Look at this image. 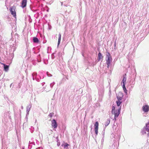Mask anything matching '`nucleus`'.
Returning a JSON list of instances; mask_svg holds the SVG:
<instances>
[{"mask_svg": "<svg viewBox=\"0 0 149 149\" xmlns=\"http://www.w3.org/2000/svg\"><path fill=\"white\" fill-rule=\"evenodd\" d=\"M60 145V142H58V141H57V145L58 146H59Z\"/></svg>", "mask_w": 149, "mask_h": 149, "instance_id": "nucleus-25", "label": "nucleus"}, {"mask_svg": "<svg viewBox=\"0 0 149 149\" xmlns=\"http://www.w3.org/2000/svg\"><path fill=\"white\" fill-rule=\"evenodd\" d=\"M53 114H54V113H50L49 114V115L48 116H49V117H52V116L53 115Z\"/></svg>", "mask_w": 149, "mask_h": 149, "instance_id": "nucleus-23", "label": "nucleus"}, {"mask_svg": "<svg viewBox=\"0 0 149 149\" xmlns=\"http://www.w3.org/2000/svg\"><path fill=\"white\" fill-rule=\"evenodd\" d=\"M47 74L48 77H51L52 76V75L49 74L48 72H47Z\"/></svg>", "mask_w": 149, "mask_h": 149, "instance_id": "nucleus-24", "label": "nucleus"}, {"mask_svg": "<svg viewBox=\"0 0 149 149\" xmlns=\"http://www.w3.org/2000/svg\"><path fill=\"white\" fill-rule=\"evenodd\" d=\"M64 147V148H67L68 146H69V145L67 143H65L64 144H63Z\"/></svg>", "mask_w": 149, "mask_h": 149, "instance_id": "nucleus-19", "label": "nucleus"}, {"mask_svg": "<svg viewBox=\"0 0 149 149\" xmlns=\"http://www.w3.org/2000/svg\"><path fill=\"white\" fill-rule=\"evenodd\" d=\"M58 46L60 43L61 38V34L60 33L58 35Z\"/></svg>", "mask_w": 149, "mask_h": 149, "instance_id": "nucleus-16", "label": "nucleus"}, {"mask_svg": "<svg viewBox=\"0 0 149 149\" xmlns=\"http://www.w3.org/2000/svg\"><path fill=\"white\" fill-rule=\"evenodd\" d=\"M142 110L145 113L148 112L149 111V106L148 105H144L142 107Z\"/></svg>", "mask_w": 149, "mask_h": 149, "instance_id": "nucleus-8", "label": "nucleus"}, {"mask_svg": "<svg viewBox=\"0 0 149 149\" xmlns=\"http://www.w3.org/2000/svg\"><path fill=\"white\" fill-rule=\"evenodd\" d=\"M55 83L54 82H53V83H51L50 84V86L51 87V88H52L54 85Z\"/></svg>", "mask_w": 149, "mask_h": 149, "instance_id": "nucleus-22", "label": "nucleus"}, {"mask_svg": "<svg viewBox=\"0 0 149 149\" xmlns=\"http://www.w3.org/2000/svg\"><path fill=\"white\" fill-rule=\"evenodd\" d=\"M49 48H50V47H48V51H47V52H48V49H49Z\"/></svg>", "mask_w": 149, "mask_h": 149, "instance_id": "nucleus-31", "label": "nucleus"}, {"mask_svg": "<svg viewBox=\"0 0 149 149\" xmlns=\"http://www.w3.org/2000/svg\"><path fill=\"white\" fill-rule=\"evenodd\" d=\"M103 141H104V139H102V143H103Z\"/></svg>", "mask_w": 149, "mask_h": 149, "instance_id": "nucleus-30", "label": "nucleus"}, {"mask_svg": "<svg viewBox=\"0 0 149 149\" xmlns=\"http://www.w3.org/2000/svg\"><path fill=\"white\" fill-rule=\"evenodd\" d=\"M32 75L33 76V80L36 79L38 81H40L38 77V76L37 75V74L35 72H33L32 74Z\"/></svg>", "mask_w": 149, "mask_h": 149, "instance_id": "nucleus-7", "label": "nucleus"}, {"mask_svg": "<svg viewBox=\"0 0 149 149\" xmlns=\"http://www.w3.org/2000/svg\"><path fill=\"white\" fill-rule=\"evenodd\" d=\"M51 122V126L52 127L54 128V129L56 128L57 127V124L56 120L54 119H53L52 120Z\"/></svg>", "mask_w": 149, "mask_h": 149, "instance_id": "nucleus-6", "label": "nucleus"}, {"mask_svg": "<svg viewBox=\"0 0 149 149\" xmlns=\"http://www.w3.org/2000/svg\"><path fill=\"white\" fill-rule=\"evenodd\" d=\"M40 79H42L43 78V77L42 76V75H41V76H40Z\"/></svg>", "mask_w": 149, "mask_h": 149, "instance_id": "nucleus-28", "label": "nucleus"}, {"mask_svg": "<svg viewBox=\"0 0 149 149\" xmlns=\"http://www.w3.org/2000/svg\"><path fill=\"white\" fill-rule=\"evenodd\" d=\"M135 84V82L134 81H132V82L131 84L134 85Z\"/></svg>", "mask_w": 149, "mask_h": 149, "instance_id": "nucleus-27", "label": "nucleus"}, {"mask_svg": "<svg viewBox=\"0 0 149 149\" xmlns=\"http://www.w3.org/2000/svg\"><path fill=\"white\" fill-rule=\"evenodd\" d=\"M27 3V0H23L21 6L22 8H24L26 6Z\"/></svg>", "mask_w": 149, "mask_h": 149, "instance_id": "nucleus-10", "label": "nucleus"}, {"mask_svg": "<svg viewBox=\"0 0 149 149\" xmlns=\"http://www.w3.org/2000/svg\"><path fill=\"white\" fill-rule=\"evenodd\" d=\"M122 100H118L116 101L117 106H112L111 113L112 114L114 115V118L113 119V120L114 122L116 121V118L118 117L120 113L121 107L120 106L122 103Z\"/></svg>", "mask_w": 149, "mask_h": 149, "instance_id": "nucleus-1", "label": "nucleus"}, {"mask_svg": "<svg viewBox=\"0 0 149 149\" xmlns=\"http://www.w3.org/2000/svg\"><path fill=\"white\" fill-rule=\"evenodd\" d=\"M39 148H37L36 149H38Z\"/></svg>", "mask_w": 149, "mask_h": 149, "instance_id": "nucleus-33", "label": "nucleus"}, {"mask_svg": "<svg viewBox=\"0 0 149 149\" xmlns=\"http://www.w3.org/2000/svg\"><path fill=\"white\" fill-rule=\"evenodd\" d=\"M11 14L13 16L16 18V13L15 11V7L14 6H13L10 8V9Z\"/></svg>", "mask_w": 149, "mask_h": 149, "instance_id": "nucleus-4", "label": "nucleus"}, {"mask_svg": "<svg viewBox=\"0 0 149 149\" xmlns=\"http://www.w3.org/2000/svg\"><path fill=\"white\" fill-rule=\"evenodd\" d=\"M1 64L4 66V69L5 71L7 72L9 70V66L3 63H1Z\"/></svg>", "mask_w": 149, "mask_h": 149, "instance_id": "nucleus-11", "label": "nucleus"}, {"mask_svg": "<svg viewBox=\"0 0 149 149\" xmlns=\"http://www.w3.org/2000/svg\"><path fill=\"white\" fill-rule=\"evenodd\" d=\"M126 74H125V75H124L123 76V78L122 81L121 85L122 86L123 88L124 91V92L127 95V91L125 86V84L126 81Z\"/></svg>", "mask_w": 149, "mask_h": 149, "instance_id": "nucleus-3", "label": "nucleus"}, {"mask_svg": "<svg viewBox=\"0 0 149 149\" xmlns=\"http://www.w3.org/2000/svg\"><path fill=\"white\" fill-rule=\"evenodd\" d=\"M103 57L102 55V54L100 53H99L98 54V58L99 60H100V59H102Z\"/></svg>", "mask_w": 149, "mask_h": 149, "instance_id": "nucleus-17", "label": "nucleus"}, {"mask_svg": "<svg viewBox=\"0 0 149 149\" xmlns=\"http://www.w3.org/2000/svg\"><path fill=\"white\" fill-rule=\"evenodd\" d=\"M99 124L97 122H96L94 125V130L96 136L98 133V129Z\"/></svg>", "mask_w": 149, "mask_h": 149, "instance_id": "nucleus-5", "label": "nucleus"}, {"mask_svg": "<svg viewBox=\"0 0 149 149\" xmlns=\"http://www.w3.org/2000/svg\"><path fill=\"white\" fill-rule=\"evenodd\" d=\"M106 64L107 65V67L108 68H109L112 61L111 56L109 52H107L106 53Z\"/></svg>", "mask_w": 149, "mask_h": 149, "instance_id": "nucleus-2", "label": "nucleus"}, {"mask_svg": "<svg viewBox=\"0 0 149 149\" xmlns=\"http://www.w3.org/2000/svg\"><path fill=\"white\" fill-rule=\"evenodd\" d=\"M146 130L145 128L144 127L142 129L141 131V134L143 135H144L145 134H146Z\"/></svg>", "mask_w": 149, "mask_h": 149, "instance_id": "nucleus-12", "label": "nucleus"}, {"mask_svg": "<svg viewBox=\"0 0 149 149\" xmlns=\"http://www.w3.org/2000/svg\"><path fill=\"white\" fill-rule=\"evenodd\" d=\"M147 136H148L149 137V132H148L147 134Z\"/></svg>", "mask_w": 149, "mask_h": 149, "instance_id": "nucleus-29", "label": "nucleus"}, {"mask_svg": "<svg viewBox=\"0 0 149 149\" xmlns=\"http://www.w3.org/2000/svg\"><path fill=\"white\" fill-rule=\"evenodd\" d=\"M130 86H131V87H130L131 89H132V88H133L134 86V85L131 84Z\"/></svg>", "mask_w": 149, "mask_h": 149, "instance_id": "nucleus-26", "label": "nucleus"}, {"mask_svg": "<svg viewBox=\"0 0 149 149\" xmlns=\"http://www.w3.org/2000/svg\"><path fill=\"white\" fill-rule=\"evenodd\" d=\"M34 143L33 142H31L30 141L29 143V148H31V144H34Z\"/></svg>", "mask_w": 149, "mask_h": 149, "instance_id": "nucleus-20", "label": "nucleus"}, {"mask_svg": "<svg viewBox=\"0 0 149 149\" xmlns=\"http://www.w3.org/2000/svg\"><path fill=\"white\" fill-rule=\"evenodd\" d=\"M123 96V93L122 92H119L117 96V100H122Z\"/></svg>", "mask_w": 149, "mask_h": 149, "instance_id": "nucleus-9", "label": "nucleus"}, {"mask_svg": "<svg viewBox=\"0 0 149 149\" xmlns=\"http://www.w3.org/2000/svg\"><path fill=\"white\" fill-rule=\"evenodd\" d=\"M110 120L109 119H107V120L106 121V122L105 124V125L106 126H107L110 123Z\"/></svg>", "mask_w": 149, "mask_h": 149, "instance_id": "nucleus-18", "label": "nucleus"}, {"mask_svg": "<svg viewBox=\"0 0 149 149\" xmlns=\"http://www.w3.org/2000/svg\"><path fill=\"white\" fill-rule=\"evenodd\" d=\"M144 127L146 129V131L148 132H149V122L146 123Z\"/></svg>", "mask_w": 149, "mask_h": 149, "instance_id": "nucleus-13", "label": "nucleus"}, {"mask_svg": "<svg viewBox=\"0 0 149 149\" xmlns=\"http://www.w3.org/2000/svg\"><path fill=\"white\" fill-rule=\"evenodd\" d=\"M115 148V145H112L111 146H110V149H114Z\"/></svg>", "mask_w": 149, "mask_h": 149, "instance_id": "nucleus-21", "label": "nucleus"}, {"mask_svg": "<svg viewBox=\"0 0 149 149\" xmlns=\"http://www.w3.org/2000/svg\"><path fill=\"white\" fill-rule=\"evenodd\" d=\"M31 107V106L30 105H28L26 108V111L27 112V114L29 113V112L30 108Z\"/></svg>", "mask_w": 149, "mask_h": 149, "instance_id": "nucleus-15", "label": "nucleus"}, {"mask_svg": "<svg viewBox=\"0 0 149 149\" xmlns=\"http://www.w3.org/2000/svg\"><path fill=\"white\" fill-rule=\"evenodd\" d=\"M33 41L35 43H38L39 42L38 39L36 37H34L33 38Z\"/></svg>", "mask_w": 149, "mask_h": 149, "instance_id": "nucleus-14", "label": "nucleus"}, {"mask_svg": "<svg viewBox=\"0 0 149 149\" xmlns=\"http://www.w3.org/2000/svg\"><path fill=\"white\" fill-rule=\"evenodd\" d=\"M45 84V83L44 82H43L42 83V85H43V84Z\"/></svg>", "mask_w": 149, "mask_h": 149, "instance_id": "nucleus-32", "label": "nucleus"}]
</instances>
